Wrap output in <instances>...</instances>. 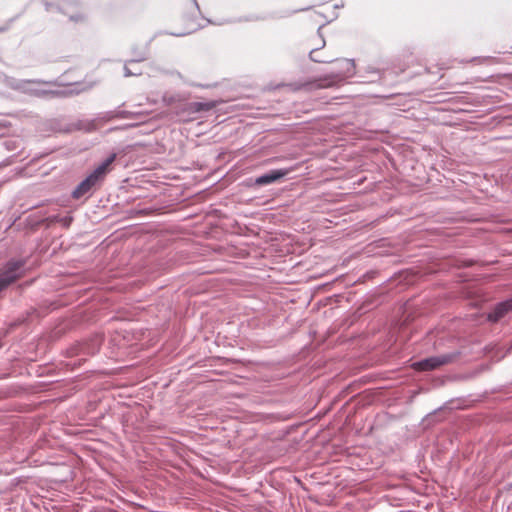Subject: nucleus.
I'll use <instances>...</instances> for the list:
<instances>
[{
	"mask_svg": "<svg viewBox=\"0 0 512 512\" xmlns=\"http://www.w3.org/2000/svg\"><path fill=\"white\" fill-rule=\"evenodd\" d=\"M320 42H321L322 46H324L325 41H324V40H321Z\"/></svg>",
	"mask_w": 512,
	"mask_h": 512,
	"instance_id": "10",
	"label": "nucleus"
},
{
	"mask_svg": "<svg viewBox=\"0 0 512 512\" xmlns=\"http://www.w3.org/2000/svg\"><path fill=\"white\" fill-rule=\"evenodd\" d=\"M512 310V299L499 303L492 312L488 314V320L497 322L506 313Z\"/></svg>",
	"mask_w": 512,
	"mask_h": 512,
	"instance_id": "4",
	"label": "nucleus"
},
{
	"mask_svg": "<svg viewBox=\"0 0 512 512\" xmlns=\"http://www.w3.org/2000/svg\"><path fill=\"white\" fill-rule=\"evenodd\" d=\"M340 81H342V77L339 75H330L323 79H319V83L317 84V87L319 88H328L332 87L336 84H338Z\"/></svg>",
	"mask_w": 512,
	"mask_h": 512,
	"instance_id": "7",
	"label": "nucleus"
},
{
	"mask_svg": "<svg viewBox=\"0 0 512 512\" xmlns=\"http://www.w3.org/2000/svg\"><path fill=\"white\" fill-rule=\"evenodd\" d=\"M219 104L218 101H208V102H193L190 104V109L193 112H200V111H210L217 107Z\"/></svg>",
	"mask_w": 512,
	"mask_h": 512,
	"instance_id": "6",
	"label": "nucleus"
},
{
	"mask_svg": "<svg viewBox=\"0 0 512 512\" xmlns=\"http://www.w3.org/2000/svg\"><path fill=\"white\" fill-rule=\"evenodd\" d=\"M408 62H412L413 61V57H408Z\"/></svg>",
	"mask_w": 512,
	"mask_h": 512,
	"instance_id": "9",
	"label": "nucleus"
},
{
	"mask_svg": "<svg viewBox=\"0 0 512 512\" xmlns=\"http://www.w3.org/2000/svg\"><path fill=\"white\" fill-rule=\"evenodd\" d=\"M288 173H289V170H273L265 175L258 177L255 180V183L259 186L267 185V184H270L272 182H275V181L281 179L282 177L286 176Z\"/></svg>",
	"mask_w": 512,
	"mask_h": 512,
	"instance_id": "5",
	"label": "nucleus"
},
{
	"mask_svg": "<svg viewBox=\"0 0 512 512\" xmlns=\"http://www.w3.org/2000/svg\"><path fill=\"white\" fill-rule=\"evenodd\" d=\"M22 266L20 261L8 263L6 270L0 274V291L21 277L18 271Z\"/></svg>",
	"mask_w": 512,
	"mask_h": 512,
	"instance_id": "2",
	"label": "nucleus"
},
{
	"mask_svg": "<svg viewBox=\"0 0 512 512\" xmlns=\"http://www.w3.org/2000/svg\"><path fill=\"white\" fill-rule=\"evenodd\" d=\"M316 52H317V49H312V50L310 51V59H311L312 61H314V62H319V63H321V62H326V60H325V59H320V58H318V57L316 56Z\"/></svg>",
	"mask_w": 512,
	"mask_h": 512,
	"instance_id": "8",
	"label": "nucleus"
},
{
	"mask_svg": "<svg viewBox=\"0 0 512 512\" xmlns=\"http://www.w3.org/2000/svg\"><path fill=\"white\" fill-rule=\"evenodd\" d=\"M116 154L110 155L103 163L97 166L73 191L72 196L79 199L94 187L100 185L106 175L111 171V165L115 161Z\"/></svg>",
	"mask_w": 512,
	"mask_h": 512,
	"instance_id": "1",
	"label": "nucleus"
},
{
	"mask_svg": "<svg viewBox=\"0 0 512 512\" xmlns=\"http://www.w3.org/2000/svg\"><path fill=\"white\" fill-rule=\"evenodd\" d=\"M448 355L430 357L412 364V367L417 371H430L442 365L448 364L451 361Z\"/></svg>",
	"mask_w": 512,
	"mask_h": 512,
	"instance_id": "3",
	"label": "nucleus"
}]
</instances>
